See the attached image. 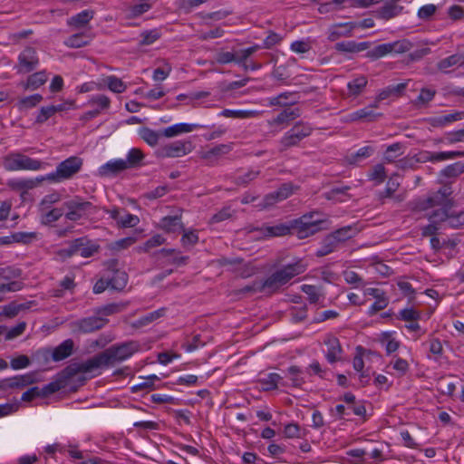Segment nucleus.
<instances>
[{"instance_id": "obj_1", "label": "nucleus", "mask_w": 464, "mask_h": 464, "mask_svg": "<svg viewBox=\"0 0 464 464\" xmlns=\"http://www.w3.org/2000/svg\"><path fill=\"white\" fill-rule=\"evenodd\" d=\"M429 220L430 224L422 230L424 236H431L440 229L460 227L464 225V210L449 213L445 209H438L430 215Z\"/></svg>"}, {"instance_id": "obj_2", "label": "nucleus", "mask_w": 464, "mask_h": 464, "mask_svg": "<svg viewBox=\"0 0 464 464\" xmlns=\"http://www.w3.org/2000/svg\"><path fill=\"white\" fill-rule=\"evenodd\" d=\"M324 222L323 215L317 211L304 214L290 220L291 235L296 236L299 239L307 238L319 232Z\"/></svg>"}, {"instance_id": "obj_3", "label": "nucleus", "mask_w": 464, "mask_h": 464, "mask_svg": "<svg viewBox=\"0 0 464 464\" xmlns=\"http://www.w3.org/2000/svg\"><path fill=\"white\" fill-rule=\"evenodd\" d=\"M46 163L30 158L19 152H12L3 159V166L8 171L39 170L44 169Z\"/></svg>"}, {"instance_id": "obj_4", "label": "nucleus", "mask_w": 464, "mask_h": 464, "mask_svg": "<svg viewBox=\"0 0 464 464\" xmlns=\"http://www.w3.org/2000/svg\"><path fill=\"white\" fill-rule=\"evenodd\" d=\"M82 158L71 156L59 163L55 171L47 174L45 179L53 183L70 179L82 169Z\"/></svg>"}, {"instance_id": "obj_5", "label": "nucleus", "mask_w": 464, "mask_h": 464, "mask_svg": "<svg viewBox=\"0 0 464 464\" xmlns=\"http://www.w3.org/2000/svg\"><path fill=\"white\" fill-rule=\"evenodd\" d=\"M140 343L137 341H129L115 344L104 351L103 362L108 361L110 365L125 361L140 350Z\"/></svg>"}, {"instance_id": "obj_6", "label": "nucleus", "mask_w": 464, "mask_h": 464, "mask_svg": "<svg viewBox=\"0 0 464 464\" xmlns=\"http://www.w3.org/2000/svg\"><path fill=\"white\" fill-rule=\"evenodd\" d=\"M100 246L86 237H80L71 242L68 247L61 250L63 257H72L79 255L81 257L89 258L98 253Z\"/></svg>"}, {"instance_id": "obj_7", "label": "nucleus", "mask_w": 464, "mask_h": 464, "mask_svg": "<svg viewBox=\"0 0 464 464\" xmlns=\"http://www.w3.org/2000/svg\"><path fill=\"white\" fill-rule=\"evenodd\" d=\"M413 44L410 40L401 39L375 46L367 53V57L377 60L390 53H404L411 50Z\"/></svg>"}, {"instance_id": "obj_8", "label": "nucleus", "mask_w": 464, "mask_h": 464, "mask_svg": "<svg viewBox=\"0 0 464 464\" xmlns=\"http://www.w3.org/2000/svg\"><path fill=\"white\" fill-rule=\"evenodd\" d=\"M298 274H300V270L295 266L288 265L268 276L263 283L262 287L269 292H274Z\"/></svg>"}, {"instance_id": "obj_9", "label": "nucleus", "mask_w": 464, "mask_h": 464, "mask_svg": "<svg viewBox=\"0 0 464 464\" xmlns=\"http://www.w3.org/2000/svg\"><path fill=\"white\" fill-rule=\"evenodd\" d=\"M108 322L107 318L95 314L71 322L70 328L76 334H90L103 328Z\"/></svg>"}, {"instance_id": "obj_10", "label": "nucleus", "mask_w": 464, "mask_h": 464, "mask_svg": "<svg viewBox=\"0 0 464 464\" xmlns=\"http://www.w3.org/2000/svg\"><path fill=\"white\" fill-rule=\"evenodd\" d=\"M39 64L37 51L34 47L27 46L19 53L14 69L18 74H26L36 70Z\"/></svg>"}, {"instance_id": "obj_11", "label": "nucleus", "mask_w": 464, "mask_h": 464, "mask_svg": "<svg viewBox=\"0 0 464 464\" xmlns=\"http://www.w3.org/2000/svg\"><path fill=\"white\" fill-rule=\"evenodd\" d=\"M63 206L65 218L72 221H77L81 219L90 208H92V204L89 201H84L78 197H74L65 201Z\"/></svg>"}, {"instance_id": "obj_12", "label": "nucleus", "mask_w": 464, "mask_h": 464, "mask_svg": "<svg viewBox=\"0 0 464 464\" xmlns=\"http://www.w3.org/2000/svg\"><path fill=\"white\" fill-rule=\"evenodd\" d=\"M258 238L269 239L273 237L291 235L290 220L284 223H276L270 226H263L253 230Z\"/></svg>"}, {"instance_id": "obj_13", "label": "nucleus", "mask_w": 464, "mask_h": 464, "mask_svg": "<svg viewBox=\"0 0 464 464\" xmlns=\"http://www.w3.org/2000/svg\"><path fill=\"white\" fill-rule=\"evenodd\" d=\"M451 194V187L444 184L438 191L430 194L427 198L420 199L417 203L416 208L420 210H425L429 208L443 205Z\"/></svg>"}, {"instance_id": "obj_14", "label": "nucleus", "mask_w": 464, "mask_h": 464, "mask_svg": "<svg viewBox=\"0 0 464 464\" xmlns=\"http://www.w3.org/2000/svg\"><path fill=\"white\" fill-rule=\"evenodd\" d=\"M36 382L35 372L16 375L0 381L2 389H22Z\"/></svg>"}, {"instance_id": "obj_15", "label": "nucleus", "mask_w": 464, "mask_h": 464, "mask_svg": "<svg viewBox=\"0 0 464 464\" xmlns=\"http://www.w3.org/2000/svg\"><path fill=\"white\" fill-rule=\"evenodd\" d=\"M118 263H111L106 275L109 278L110 287L114 290H122L128 283V275L125 271L116 267Z\"/></svg>"}, {"instance_id": "obj_16", "label": "nucleus", "mask_w": 464, "mask_h": 464, "mask_svg": "<svg viewBox=\"0 0 464 464\" xmlns=\"http://www.w3.org/2000/svg\"><path fill=\"white\" fill-rule=\"evenodd\" d=\"M463 155L464 152L459 150L441 152L422 151L417 156L415 162L443 161L461 157Z\"/></svg>"}, {"instance_id": "obj_17", "label": "nucleus", "mask_w": 464, "mask_h": 464, "mask_svg": "<svg viewBox=\"0 0 464 464\" xmlns=\"http://www.w3.org/2000/svg\"><path fill=\"white\" fill-rule=\"evenodd\" d=\"M190 151V143L177 140L160 149V155L168 158H179Z\"/></svg>"}, {"instance_id": "obj_18", "label": "nucleus", "mask_w": 464, "mask_h": 464, "mask_svg": "<svg viewBox=\"0 0 464 464\" xmlns=\"http://www.w3.org/2000/svg\"><path fill=\"white\" fill-rule=\"evenodd\" d=\"M382 117V113L376 112L373 110H371V107H364L359 109L346 116V121H376L380 118Z\"/></svg>"}, {"instance_id": "obj_19", "label": "nucleus", "mask_w": 464, "mask_h": 464, "mask_svg": "<svg viewBox=\"0 0 464 464\" xmlns=\"http://www.w3.org/2000/svg\"><path fill=\"white\" fill-rule=\"evenodd\" d=\"M48 80L45 71H39L30 74L25 81L19 83L24 91H35L44 85Z\"/></svg>"}, {"instance_id": "obj_20", "label": "nucleus", "mask_w": 464, "mask_h": 464, "mask_svg": "<svg viewBox=\"0 0 464 464\" xmlns=\"http://www.w3.org/2000/svg\"><path fill=\"white\" fill-rule=\"evenodd\" d=\"M260 388L263 391H272L277 389L279 386L286 387L287 382L284 381L283 376L276 372H270L261 377L258 380Z\"/></svg>"}, {"instance_id": "obj_21", "label": "nucleus", "mask_w": 464, "mask_h": 464, "mask_svg": "<svg viewBox=\"0 0 464 464\" xmlns=\"http://www.w3.org/2000/svg\"><path fill=\"white\" fill-rule=\"evenodd\" d=\"M127 169L124 160H114L101 166L98 169V174L101 177H112Z\"/></svg>"}, {"instance_id": "obj_22", "label": "nucleus", "mask_w": 464, "mask_h": 464, "mask_svg": "<svg viewBox=\"0 0 464 464\" xmlns=\"http://www.w3.org/2000/svg\"><path fill=\"white\" fill-rule=\"evenodd\" d=\"M324 343L326 345L325 357L330 363H334L341 359L343 353L339 340L334 336H329Z\"/></svg>"}, {"instance_id": "obj_23", "label": "nucleus", "mask_w": 464, "mask_h": 464, "mask_svg": "<svg viewBox=\"0 0 464 464\" xmlns=\"http://www.w3.org/2000/svg\"><path fill=\"white\" fill-rule=\"evenodd\" d=\"M368 84V79L364 75H357L347 82V97L357 98L362 94Z\"/></svg>"}, {"instance_id": "obj_24", "label": "nucleus", "mask_w": 464, "mask_h": 464, "mask_svg": "<svg viewBox=\"0 0 464 464\" xmlns=\"http://www.w3.org/2000/svg\"><path fill=\"white\" fill-rule=\"evenodd\" d=\"M203 126L199 124H189V123H177L172 126L167 127L162 130V135L166 138H172L182 133H188Z\"/></svg>"}, {"instance_id": "obj_25", "label": "nucleus", "mask_w": 464, "mask_h": 464, "mask_svg": "<svg viewBox=\"0 0 464 464\" xmlns=\"http://www.w3.org/2000/svg\"><path fill=\"white\" fill-rule=\"evenodd\" d=\"M301 115V110L297 107H286L276 118L269 121L271 126L288 124Z\"/></svg>"}, {"instance_id": "obj_26", "label": "nucleus", "mask_w": 464, "mask_h": 464, "mask_svg": "<svg viewBox=\"0 0 464 464\" xmlns=\"http://www.w3.org/2000/svg\"><path fill=\"white\" fill-rule=\"evenodd\" d=\"M285 377L290 381V383L287 382L286 387L301 388L305 382L302 369L296 365L288 367L285 371Z\"/></svg>"}, {"instance_id": "obj_27", "label": "nucleus", "mask_w": 464, "mask_h": 464, "mask_svg": "<svg viewBox=\"0 0 464 464\" xmlns=\"http://www.w3.org/2000/svg\"><path fill=\"white\" fill-rule=\"evenodd\" d=\"M181 212V210H179ZM181 213L174 216H167L160 220V227L167 232H178L183 230Z\"/></svg>"}, {"instance_id": "obj_28", "label": "nucleus", "mask_w": 464, "mask_h": 464, "mask_svg": "<svg viewBox=\"0 0 464 464\" xmlns=\"http://www.w3.org/2000/svg\"><path fill=\"white\" fill-rule=\"evenodd\" d=\"M73 350V342L71 339L63 341L52 352V358L54 362H59L69 357Z\"/></svg>"}, {"instance_id": "obj_29", "label": "nucleus", "mask_w": 464, "mask_h": 464, "mask_svg": "<svg viewBox=\"0 0 464 464\" xmlns=\"http://www.w3.org/2000/svg\"><path fill=\"white\" fill-rule=\"evenodd\" d=\"M367 42L356 43L354 41H344L335 44V49L342 53H359L368 48Z\"/></svg>"}, {"instance_id": "obj_30", "label": "nucleus", "mask_w": 464, "mask_h": 464, "mask_svg": "<svg viewBox=\"0 0 464 464\" xmlns=\"http://www.w3.org/2000/svg\"><path fill=\"white\" fill-rule=\"evenodd\" d=\"M396 174L392 176L387 181L386 188L382 191L377 193V198L382 203H385L386 198H390L397 191L400 187V182L395 179Z\"/></svg>"}, {"instance_id": "obj_31", "label": "nucleus", "mask_w": 464, "mask_h": 464, "mask_svg": "<svg viewBox=\"0 0 464 464\" xmlns=\"http://www.w3.org/2000/svg\"><path fill=\"white\" fill-rule=\"evenodd\" d=\"M463 67L462 62H461V56L460 53H454L450 56H448L446 58L441 59L438 64L437 68L445 73L450 72V68L451 67Z\"/></svg>"}, {"instance_id": "obj_32", "label": "nucleus", "mask_w": 464, "mask_h": 464, "mask_svg": "<svg viewBox=\"0 0 464 464\" xmlns=\"http://www.w3.org/2000/svg\"><path fill=\"white\" fill-rule=\"evenodd\" d=\"M403 6L395 3H385L379 10V16L382 19L389 20L401 14Z\"/></svg>"}, {"instance_id": "obj_33", "label": "nucleus", "mask_w": 464, "mask_h": 464, "mask_svg": "<svg viewBox=\"0 0 464 464\" xmlns=\"http://www.w3.org/2000/svg\"><path fill=\"white\" fill-rule=\"evenodd\" d=\"M126 305L121 303H112L102 306L96 307L93 312L101 317L106 318L109 315L119 314L125 309Z\"/></svg>"}, {"instance_id": "obj_34", "label": "nucleus", "mask_w": 464, "mask_h": 464, "mask_svg": "<svg viewBox=\"0 0 464 464\" xmlns=\"http://www.w3.org/2000/svg\"><path fill=\"white\" fill-rule=\"evenodd\" d=\"M92 12L84 10L81 13L72 16L68 20V24L72 26L74 29H81L84 27L92 18Z\"/></svg>"}, {"instance_id": "obj_35", "label": "nucleus", "mask_w": 464, "mask_h": 464, "mask_svg": "<svg viewBox=\"0 0 464 464\" xmlns=\"http://www.w3.org/2000/svg\"><path fill=\"white\" fill-rule=\"evenodd\" d=\"M353 28L354 26L352 25L351 24H335L330 29L328 38L330 41H335L343 36H351Z\"/></svg>"}, {"instance_id": "obj_36", "label": "nucleus", "mask_w": 464, "mask_h": 464, "mask_svg": "<svg viewBox=\"0 0 464 464\" xmlns=\"http://www.w3.org/2000/svg\"><path fill=\"white\" fill-rule=\"evenodd\" d=\"M374 152V149L372 146H365L359 149L355 153H352L346 157L348 164L356 165L361 160L371 157Z\"/></svg>"}, {"instance_id": "obj_37", "label": "nucleus", "mask_w": 464, "mask_h": 464, "mask_svg": "<svg viewBox=\"0 0 464 464\" xmlns=\"http://www.w3.org/2000/svg\"><path fill=\"white\" fill-rule=\"evenodd\" d=\"M43 101V96L41 94H33L30 96L21 98L17 103L16 107L20 111H26L32 108H34L37 104H39Z\"/></svg>"}, {"instance_id": "obj_38", "label": "nucleus", "mask_w": 464, "mask_h": 464, "mask_svg": "<svg viewBox=\"0 0 464 464\" xmlns=\"http://www.w3.org/2000/svg\"><path fill=\"white\" fill-rule=\"evenodd\" d=\"M357 232L358 231L355 227L352 226H346L333 232L332 234H330V236L334 237L335 243L338 246L340 243L353 237L357 234Z\"/></svg>"}, {"instance_id": "obj_39", "label": "nucleus", "mask_w": 464, "mask_h": 464, "mask_svg": "<svg viewBox=\"0 0 464 464\" xmlns=\"http://www.w3.org/2000/svg\"><path fill=\"white\" fill-rule=\"evenodd\" d=\"M232 150V144H219L211 150L206 151L202 158L209 162H213V158L226 155Z\"/></svg>"}, {"instance_id": "obj_40", "label": "nucleus", "mask_w": 464, "mask_h": 464, "mask_svg": "<svg viewBox=\"0 0 464 464\" xmlns=\"http://www.w3.org/2000/svg\"><path fill=\"white\" fill-rule=\"evenodd\" d=\"M464 173V163L463 162H455L453 164L448 165L440 172V178H450L456 179Z\"/></svg>"}, {"instance_id": "obj_41", "label": "nucleus", "mask_w": 464, "mask_h": 464, "mask_svg": "<svg viewBox=\"0 0 464 464\" xmlns=\"http://www.w3.org/2000/svg\"><path fill=\"white\" fill-rule=\"evenodd\" d=\"M91 41V37L83 33H78L68 37L64 44L71 48H80L87 45Z\"/></svg>"}, {"instance_id": "obj_42", "label": "nucleus", "mask_w": 464, "mask_h": 464, "mask_svg": "<svg viewBox=\"0 0 464 464\" xmlns=\"http://www.w3.org/2000/svg\"><path fill=\"white\" fill-rule=\"evenodd\" d=\"M140 381L137 384L131 387L132 392H140L142 390H154L155 389V382L159 380L158 376L155 374L149 375L147 377H139Z\"/></svg>"}, {"instance_id": "obj_43", "label": "nucleus", "mask_w": 464, "mask_h": 464, "mask_svg": "<svg viewBox=\"0 0 464 464\" xmlns=\"http://www.w3.org/2000/svg\"><path fill=\"white\" fill-rule=\"evenodd\" d=\"M337 246H338L335 243L334 237L328 235L323 240L321 246L316 250V256L324 257V256H327L328 254L334 252Z\"/></svg>"}, {"instance_id": "obj_44", "label": "nucleus", "mask_w": 464, "mask_h": 464, "mask_svg": "<svg viewBox=\"0 0 464 464\" xmlns=\"http://www.w3.org/2000/svg\"><path fill=\"white\" fill-rule=\"evenodd\" d=\"M105 354H104V352H102V353L94 356L93 358L88 360L87 362H85L83 364H82V370L84 372H92L93 370H96L98 368H101V367H108L110 366L108 361L106 362H103V357Z\"/></svg>"}, {"instance_id": "obj_45", "label": "nucleus", "mask_w": 464, "mask_h": 464, "mask_svg": "<svg viewBox=\"0 0 464 464\" xmlns=\"http://www.w3.org/2000/svg\"><path fill=\"white\" fill-rule=\"evenodd\" d=\"M380 343L385 348L388 355L396 352L400 347V342L395 340L389 333H383L382 334Z\"/></svg>"}, {"instance_id": "obj_46", "label": "nucleus", "mask_w": 464, "mask_h": 464, "mask_svg": "<svg viewBox=\"0 0 464 464\" xmlns=\"http://www.w3.org/2000/svg\"><path fill=\"white\" fill-rule=\"evenodd\" d=\"M403 144L401 142H395L387 147L383 159L387 162H393L395 159L403 154Z\"/></svg>"}, {"instance_id": "obj_47", "label": "nucleus", "mask_w": 464, "mask_h": 464, "mask_svg": "<svg viewBox=\"0 0 464 464\" xmlns=\"http://www.w3.org/2000/svg\"><path fill=\"white\" fill-rule=\"evenodd\" d=\"M386 176V169L382 164L374 165L368 173L369 180L374 181L375 185L382 184Z\"/></svg>"}, {"instance_id": "obj_48", "label": "nucleus", "mask_w": 464, "mask_h": 464, "mask_svg": "<svg viewBox=\"0 0 464 464\" xmlns=\"http://www.w3.org/2000/svg\"><path fill=\"white\" fill-rule=\"evenodd\" d=\"M144 159V154L141 150L138 148H133L130 150L127 154V159L124 160L128 169L138 167L142 160Z\"/></svg>"}, {"instance_id": "obj_49", "label": "nucleus", "mask_w": 464, "mask_h": 464, "mask_svg": "<svg viewBox=\"0 0 464 464\" xmlns=\"http://www.w3.org/2000/svg\"><path fill=\"white\" fill-rule=\"evenodd\" d=\"M34 237H35L34 233L16 232V233H14L11 237H5L1 238V240L5 244H9L11 242L27 244V243L31 242V240Z\"/></svg>"}, {"instance_id": "obj_50", "label": "nucleus", "mask_w": 464, "mask_h": 464, "mask_svg": "<svg viewBox=\"0 0 464 464\" xmlns=\"http://www.w3.org/2000/svg\"><path fill=\"white\" fill-rule=\"evenodd\" d=\"M139 135L146 143L152 147L158 144L160 137V133L148 127L140 128L139 130Z\"/></svg>"}, {"instance_id": "obj_51", "label": "nucleus", "mask_w": 464, "mask_h": 464, "mask_svg": "<svg viewBox=\"0 0 464 464\" xmlns=\"http://www.w3.org/2000/svg\"><path fill=\"white\" fill-rule=\"evenodd\" d=\"M166 314V308H160L156 311H153L147 315L140 318L135 324L134 326L141 327L148 325L149 324L154 322L155 320L164 316Z\"/></svg>"}, {"instance_id": "obj_52", "label": "nucleus", "mask_w": 464, "mask_h": 464, "mask_svg": "<svg viewBox=\"0 0 464 464\" xmlns=\"http://www.w3.org/2000/svg\"><path fill=\"white\" fill-rule=\"evenodd\" d=\"M435 94L434 89L422 88L413 103L417 107L424 106L433 100Z\"/></svg>"}, {"instance_id": "obj_53", "label": "nucleus", "mask_w": 464, "mask_h": 464, "mask_svg": "<svg viewBox=\"0 0 464 464\" xmlns=\"http://www.w3.org/2000/svg\"><path fill=\"white\" fill-rule=\"evenodd\" d=\"M300 141L301 140L296 137L295 133H293L291 130H289L284 134L279 141L280 150H286L291 147L297 146Z\"/></svg>"}, {"instance_id": "obj_54", "label": "nucleus", "mask_w": 464, "mask_h": 464, "mask_svg": "<svg viewBox=\"0 0 464 464\" xmlns=\"http://www.w3.org/2000/svg\"><path fill=\"white\" fill-rule=\"evenodd\" d=\"M7 185L13 189L25 191L34 188L35 182L27 179H13L8 181Z\"/></svg>"}, {"instance_id": "obj_55", "label": "nucleus", "mask_w": 464, "mask_h": 464, "mask_svg": "<svg viewBox=\"0 0 464 464\" xmlns=\"http://www.w3.org/2000/svg\"><path fill=\"white\" fill-rule=\"evenodd\" d=\"M29 308L27 304L10 303L2 308V314L6 318L16 316L20 311Z\"/></svg>"}, {"instance_id": "obj_56", "label": "nucleus", "mask_w": 464, "mask_h": 464, "mask_svg": "<svg viewBox=\"0 0 464 464\" xmlns=\"http://www.w3.org/2000/svg\"><path fill=\"white\" fill-rule=\"evenodd\" d=\"M290 130L293 133H295L296 137L301 140L310 136L313 131V128L310 124L303 121L296 122Z\"/></svg>"}, {"instance_id": "obj_57", "label": "nucleus", "mask_w": 464, "mask_h": 464, "mask_svg": "<svg viewBox=\"0 0 464 464\" xmlns=\"http://www.w3.org/2000/svg\"><path fill=\"white\" fill-rule=\"evenodd\" d=\"M104 82L108 88L115 93H121L125 92L127 88L126 84L120 78L114 75L106 77Z\"/></svg>"}, {"instance_id": "obj_58", "label": "nucleus", "mask_w": 464, "mask_h": 464, "mask_svg": "<svg viewBox=\"0 0 464 464\" xmlns=\"http://www.w3.org/2000/svg\"><path fill=\"white\" fill-rule=\"evenodd\" d=\"M135 242L133 237H125L108 244V249L116 254L123 249L128 248Z\"/></svg>"}, {"instance_id": "obj_59", "label": "nucleus", "mask_w": 464, "mask_h": 464, "mask_svg": "<svg viewBox=\"0 0 464 464\" xmlns=\"http://www.w3.org/2000/svg\"><path fill=\"white\" fill-rule=\"evenodd\" d=\"M23 285L24 284L21 281H11L0 284V302L5 299V294L20 291Z\"/></svg>"}, {"instance_id": "obj_60", "label": "nucleus", "mask_w": 464, "mask_h": 464, "mask_svg": "<svg viewBox=\"0 0 464 464\" xmlns=\"http://www.w3.org/2000/svg\"><path fill=\"white\" fill-rule=\"evenodd\" d=\"M183 235L181 237V244L184 247L189 248L195 246L198 241V236L197 230L188 229L186 230L183 227Z\"/></svg>"}, {"instance_id": "obj_61", "label": "nucleus", "mask_w": 464, "mask_h": 464, "mask_svg": "<svg viewBox=\"0 0 464 464\" xmlns=\"http://www.w3.org/2000/svg\"><path fill=\"white\" fill-rule=\"evenodd\" d=\"M140 222L138 216L126 212L122 209V213L118 225L121 227H134Z\"/></svg>"}, {"instance_id": "obj_62", "label": "nucleus", "mask_w": 464, "mask_h": 464, "mask_svg": "<svg viewBox=\"0 0 464 464\" xmlns=\"http://www.w3.org/2000/svg\"><path fill=\"white\" fill-rule=\"evenodd\" d=\"M397 285L403 295L408 297L411 301L415 298L416 291L411 284L406 281L405 277H400L397 280Z\"/></svg>"}, {"instance_id": "obj_63", "label": "nucleus", "mask_w": 464, "mask_h": 464, "mask_svg": "<svg viewBox=\"0 0 464 464\" xmlns=\"http://www.w3.org/2000/svg\"><path fill=\"white\" fill-rule=\"evenodd\" d=\"M140 37L141 40L140 42V45H150L160 37V33L158 29L144 31L140 34Z\"/></svg>"}, {"instance_id": "obj_64", "label": "nucleus", "mask_w": 464, "mask_h": 464, "mask_svg": "<svg viewBox=\"0 0 464 464\" xmlns=\"http://www.w3.org/2000/svg\"><path fill=\"white\" fill-rule=\"evenodd\" d=\"M430 353L438 360L443 353V347L441 342L438 338H430L427 342Z\"/></svg>"}]
</instances>
